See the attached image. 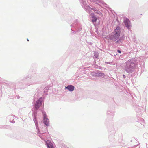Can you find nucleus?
<instances>
[{
  "instance_id": "obj_7",
  "label": "nucleus",
  "mask_w": 148,
  "mask_h": 148,
  "mask_svg": "<svg viewBox=\"0 0 148 148\" xmlns=\"http://www.w3.org/2000/svg\"><path fill=\"white\" fill-rule=\"evenodd\" d=\"M90 16L92 18V21L93 23L96 22L97 20V18L94 16V15L92 14H90Z\"/></svg>"
},
{
  "instance_id": "obj_2",
  "label": "nucleus",
  "mask_w": 148,
  "mask_h": 148,
  "mask_svg": "<svg viewBox=\"0 0 148 148\" xmlns=\"http://www.w3.org/2000/svg\"><path fill=\"white\" fill-rule=\"evenodd\" d=\"M134 63H132L130 61H128L126 62L125 66V69L126 71L129 72L130 71L131 69L134 66Z\"/></svg>"
},
{
  "instance_id": "obj_5",
  "label": "nucleus",
  "mask_w": 148,
  "mask_h": 148,
  "mask_svg": "<svg viewBox=\"0 0 148 148\" xmlns=\"http://www.w3.org/2000/svg\"><path fill=\"white\" fill-rule=\"evenodd\" d=\"M65 88H67L69 91H72L74 90V87L73 86L70 85L67 87H65Z\"/></svg>"
},
{
  "instance_id": "obj_4",
  "label": "nucleus",
  "mask_w": 148,
  "mask_h": 148,
  "mask_svg": "<svg viewBox=\"0 0 148 148\" xmlns=\"http://www.w3.org/2000/svg\"><path fill=\"white\" fill-rule=\"evenodd\" d=\"M43 121L45 125L47 126L49 124V121L48 119L46 117V115H44V116Z\"/></svg>"
},
{
  "instance_id": "obj_13",
  "label": "nucleus",
  "mask_w": 148,
  "mask_h": 148,
  "mask_svg": "<svg viewBox=\"0 0 148 148\" xmlns=\"http://www.w3.org/2000/svg\"><path fill=\"white\" fill-rule=\"evenodd\" d=\"M93 10H94L95 12H96V11H97V10H95V9H93Z\"/></svg>"
},
{
  "instance_id": "obj_3",
  "label": "nucleus",
  "mask_w": 148,
  "mask_h": 148,
  "mask_svg": "<svg viewBox=\"0 0 148 148\" xmlns=\"http://www.w3.org/2000/svg\"><path fill=\"white\" fill-rule=\"evenodd\" d=\"M124 23L126 26L129 28L130 26V22L129 19H126L124 21Z\"/></svg>"
},
{
  "instance_id": "obj_1",
  "label": "nucleus",
  "mask_w": 148,
  "mask_h": 148,
  "mask_svg": "<svg viewBox=\"0 0 148 148\" xmlns=\"http://www.w3.org/2000/svg\"><path fill=\"white\" fill-rule=\"evenodd\" d=\"M121 34L120 29L117 27L112 33V35L110 37V39L112 41H115L119 38Z\"/></svg>"
},
{
  "instance_id": "obj_12",
  "label": "nucleus",
  "mask_w": 148,
  "mask_h": 148,
  "mask_svg": "<svg viewBox=\"0 0 148 148\" xmlns=\"http://www.w3.org/2000/svg\"><path fill=\"white\" fill-rule=\"evenodd\" d=\"M98 54H97V55H96L95 57H96L97 58L98 57Z\"/></svg>"
},
{
  "instance_id": "obj_9",
  "label": "nucleus",
  "mask_w": 148,
  "mask_h": 148,
  "mask_svg": "<svg viewBox=\"0 0 148 148\" xmlns=\"http://www.w3.org/2000/svg\"><path fill=\"white\" fill-rule=\"evenodd\" d=\"M40 106L41 105L40 104H39L37 103H36L35 105V107L36 109H37L39 108Z\"/></svg>"
},
{
  "instance_id": "obj_14",
  "label": "nucleus",
  "mask_w": 148,
  "mask_h": 148,
  "mask_svg": "<svg viewBox=\"0 0 148 148\" xmlns=\"http://www.w3.org/2000/svg\"><path fill=\"white\" fill-rule=\"evenodd\" d=\"M123 77H124V78H125V75H123Z\"/></svg>"
},
{
  "instance_id": "obj_11",
  "label": "nucleus",
  "mask_w": 148,
  "mask_h": 148,
  "mask_svg": "<svg viewBox=\"0 0 148 148\" xmlns=\"http://www.w3.org/2000/svg\"><path fill=\"white\" fill-rule=\"evenodd\" d=\"M117 52L119 53H121V51L119 50H117Z\"/></svg>"
},
{
  "instance_id": "obj_8",
  "label": "nucleus",
  "mask_w": 148,
  "mask_h": 148,
  "mask_svg": "<svg viewBox=\"0 0 148 148\" xmlns=\"http://www.w3.org/2000/svg\"><path fill=\"white\" fill-rule=\"evenodd\" d=\"M42 101V97H41L38 99V100L37 101L36 103H37L40 104V105L41 104V102Z\"/></svg>"
},
{
  "instance_id": "obj_6",
  "label": "nucleus",
  "mask_w": 148,
  "mask_h": 148,
  "mask_svg": "<svg viewBox=\"0 0 148 148\" xmlns=\"http://www.w3.org/2000/svg\"><path fill=\"white\" fill-rule=\"evenodd\" d=\"M46 144L49 148H54L52 143L50 142L49 141H47Z\"/></svg>"
},
{
  "instance_id": "obj_10",
  "label": "nucleus",
  "mask_w": 148,
  "mask_h": 148,
  "mask_svg": "<svg viewBox=\"0 0 148 148\" xmlns=\"http://www.w3.org/2000/svg\"><path fill=\"white\" fill-rule=\"evenodd\" d=\"M95 12L97 13H98V14H102L101 13V12L99 11H98V10H97V11H96V12Z\"/></svg>"
},
{
  "instance_id": "obj_15",
  "label": "nucleus",
  "mask_w": 148,
  "mask_h": 148,
  "mask_svg": "<svg viewBox=\"0 0 148 148\" xmlns=\"http://www.w3.org/2000/svg\"><path fill=\"white\" fill-rule=\"evenodd\" d=\"M27 40L28 41H29V40H28V39H27Z\"/></svg>"
}]
</instances>
